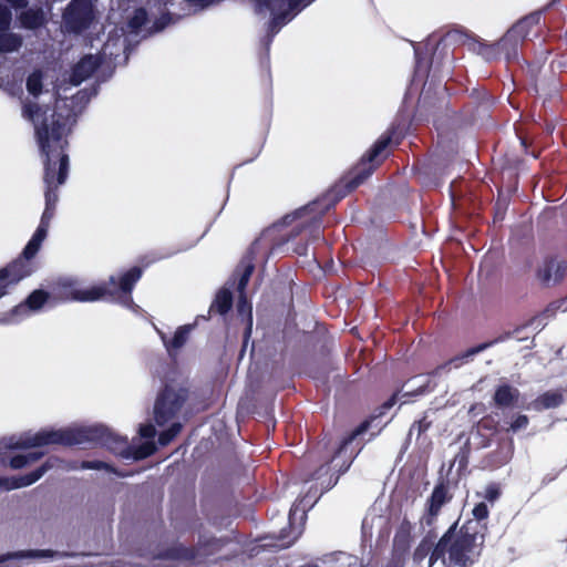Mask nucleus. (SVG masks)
<instances>
[{"mask_svg":"<svg viewBox=\"0 0 567 567\" xmlns=\"http://www.w3.org/2000/svg\"><path fill=\"white\" fill-rule=\"evenodd\" d=\"M12 20V13L10 9L0 3V32L8 31Z\"/></svg>","mask_w":567,"mask_h":567,"instance_id":"a19ab883","label":"nucleus"},{"mask_svg":"<svg viewBox=\"0 0 567 567\" xmlns=\"http://www.w3.org/2000/svg\"><path fill=\"white\" fill-rule=\"evenodd\" d=\"M49 227L43 226L39 224L38 228L35 229L34 234L32 235V238L40 241L41 244L47 238Z\"/></svg>","mask_w":567,"mask_h":567,"instance_id":"49530a36","label":"nucleus"},{"mask_svg":"<svg viewBox=\"0 0 567 567\" xmlns=\"http://www.w3.org/2000/svg\"><path fill=\"white\" fill-rule=\"evenodd\" d=\"M435 545L431 539H429V535L425 536L416 546L413 553V558L415 561H422L425 557H430L433 554Z\"/></svg>","mask_w":567,"mask_h":567,"instance_id":"473e14b6","label":"nucleus"},{"mask_svg":"<svg viewBox=\"0 0 567 567\" xmlns=\"http://www.w3.org/2000/svg\"><path fill=\"white\" fill-rule=\"evenodd\" d=\"M223 546H224V543L216 537H209L204 540L200 539L197 543V545L195 546L198 549V560L197 561H200L204 558L213 556L218 550H220Z\"/></svg>","mask_w":567,"mask_h":567,"instance_id":"cd10ccee","label":"nucleus"},{"mask_svg":"<svg viewBox=\"0 0 567 567\" xmlns=\"http://www.w3.org/2000/svg\"><path fill=\"white\" fill-rule=\"evenodd\" d=\"M413 526L408 517H403L400 525L398 526L393 543H392V556L396 559L404 558L411 548Z\"/></svg>","mask_w":567,"mask_h":567,"instance_id":"dca6fc26","label":"nucleus"},{"mask_svg":"<svg viewBox=\"0 0 567 567\" xmlns=\"http://www.w3.org/2000/svg\"><path fill=\"white\" fill-rule=\"evenodd\" d=\"M193 328V324L181 326L176 329L173 338L171 339H167L165 334H162V340L171 357L186 344Z\"/></svg>","mask_w":567,"mask_h":567,"instance_id":"412c9836","label":"nucleus"},{"mask_svg":"<svg viewBox=\"0 0 567 567\" xmlns=\"http://www.w3.org/2000/svg\"><path fill=\"white\" fill-rule=\"evenodd\" d=\"M51 467L52 465L47 461L28 474L11 477L0 476V491H12L30 486L38 482Z\"/></svg>","mask_w":567,"mask_h":567,"instance_id":"2eb2a0df","label":"nucleus"},{"mask_svg":"<svg viewBox=\"0 0 567 567\" xmlns=\"http://www.w3.org/2000/svg\"><path fill=\"white\" fill-rule=\"evenodd\" d=\"M370 425L371 422L369 420H364L341 441L339 447L330 460V463H333L341 457L343 458L341 465L339 466V473L342 474L350 467L352 461L361 449L359 447V442L355 446H352V444L358 439V436L362 435L369 430Z\"/></svg>","mask_w":567,"mask_h":567,"instance_id":"9b49d317","label":"nucleus"},{"mask_svg":"<svg viewBox=\"0 0 567 567\" xmlns=\"http://www.w3.org/2000/svg\"><path fill=\"white\" fill-rule=\"evenodd\" d=\"M405 136L404 124L394 122L382 133L360 161L334 185L332 193L338 199L359 187L401 144Z\"/></svg>","mask_w":567,"mask_h":567,"instance_id":"39448f33","label":"nucleus"},{"mask_svg":"<svg viewBox=\"0 0 567 567\" xmlns=\"http://www.w3.org/2000/svg\"><path fill=\"white\" fill-rule=\"evenodd\" d=\"M62 19L68 32L81 33L94 19L93 6L89 0H72L65 8Z\"/></svg>","mask_w":567,"mask_h":567,"instance_id":"9d476101","label":"nucleus"},{"mask_svg":"<svg viewBox=\"0 0 567 567\" xmlns=\"http://www.w3.org/2000/svg\"><path fill=\"white\" fill-rule=\"evenodd\" d=\"M20 25L27 30H37L47 24V17L41 7L29 8L18 16Z\"/></svg>","mask_w":567,"mask_h":567,"instance_id":"aec40b11","label":"nucleus"},{"mask_svg":"<svg viewBox=\"0 0 567 567\" xmlns=\"http://www.w3.org/2000/svg\"><path fill=\"white\" fill-rule=\"evenodd\" d=\"M512 332H505L503 334H501L499 337L495 338L494 340H491V341H487V342H483V343H480L475 347H472L470 349L466 350V352L464 353V358L466 357H471V355H475L486 349H488L489 347L498 343V342H503L507 339H509L512 337Z\"/></svg>","mask_w":567,"mask_h":567,"instance_id":"72a5a7b5","label":"nucleus"},{"mask_svg":"<svg viewBox=\"0 0 567 567\" xmlns=\"http://www.w3.org/2000/svg\"><path fill=\"white\" fill-rule=\"evenodd\" d=\"M317 493V491L315 492ZM311 494V489L308 492L307 495H305L301 499H299L298 504H295L293 507L290 509V514H289V519H291V516L296 514V512L301 508V511L303 512V514L306 513V507L308 506V508H311L313 506V504L317 502V499H315L312 503H311V498L312 497H316V494L313 495H310Z\"/></svg>","mask_w":567,"mask_h":567,"instance_id":"e433bc0d","label":"nucleus"},{"mask_svg":"<svg viewBox=\"0 0 567 567\" xmlns=\"http://www.w3.org/2000/svg\"><path fill=\"white\" fill-rule=\"evenodd\" d=\"M470 454H471V444L468 441H466L458 450L456 455L454 456L453 463L451 465H456L457 474L461 476L467 468L468 462H470Z\"/></svg>","mask_w":567,"mask_h":567,"instance_id":"c85d7f7f","label":"nucleus"},{"mask_svg":"<svg viewBox=\"0 0 567 567\" xmlns=\"http://www.w3.org/2000/svg\"><path fill=\"white\" fill-rule=\"evenodd\" d=\"M473 519L480 526V522L488 518L489 509L485 502L477 503L472 511Z\"/></svg>","mask_w":567,"mask_h":567,"instance_id":"4c0bfd02","label":"nucleus"},{"mask_svg":"<svg viewBox=\"0 0 567 567\" xmlns=\"http://www.w3.org/2000/svg\"><path fill=\"white\" fill-rule=\"evenodd\" d=\"M311 220L316 221L317 224H320V218L313 217V218H311Z\"/></svg>","mask_w":567,"mask_h":567,"instance_id":"6e6d98bb","label":"nucleus"},{"mask_svg":"<svg viewBox=\"0 0 567 567\" xmlns=\"http://www.w3.org/2000/svg\"><path fill=\"white\" fill-rule=\"evenodd\" d=\"M72 468L74 470H105L110 473H114L118 476H125V474L117 472V470L112 466L111 464L94 460V461H82L79 463V465H73Z\"/></svg>","mask_w":567,"mask_h":567,"instance_id":"7c9ffc66","label":"nucleus"},{"mask_svg":"<svg viewBox=\"0 0 567 567\" xmlns=\"http://www.w3.org/2000/svg\"><path fill=\"white\" fill-rule=\"evenodd\" d=\"M566 269V261H557L556 258L549 257L545 259L543 267L537 271V277L544 285H549L551 280L559 282L563 280Z\"/></svg>","mask_w":567,"mask_h":567,"instance_id":"6ab92c4d","label":"nucleus"},{"mask_svg":"<svg viewBox=\"0 0 567 567\" xmlns=\"http://www.w3.org/2000/svg\"><path fill=\"white\" fill-rule=\"evenodd\" d=\"M398 395H399V391L394 392L384 403H383V408L384 409H390L392 408L396 401H398Z\"/></svg>","mask_w":567,"mask_h":567,"instance_id":"09e8293b","label":"nucleus"},{"mask_svg":"<svg viewBox=\"0 0 567 567\" xmlns=\"http://www.w3.org/2000/svg\"><path fill=\"white\" fill-rule=\"evenodd\" d=\"M23 43L20 34L13 32H0V53H11L18 51Z\"/></svg>","mask_w":567,"mask_h":567,"instance_id":"bb28decb","label":"nucleus"},{"mask_svg":"<svg viewBox=\"0 0 567 567\" xmlns=\"http://www.w3.org/2000/svg\"><path fill=\"white\" fill-rule=\"evenodd\" d=\"M298 255H306L307 252V245H302L296 248L295 250Z\"/></svg>","mask_w":567,"mask_h":567,"instance_id":"603ef678","label":"nucleus"},{"mask_svg":"<svg viewBox=\"0 0 567 567\" xmlns=\"http://www.w3.org/2000/svg\"><path fill=\"white\" fill-rule=\"evenodd\" d=\"M148 14L145 8H137L134 10L133 16L128 20V25L132 30L138 31L141 30L147 22Z\"/></svg>","mask_w":567,"mask_h":567,"instance_id":"c9c22d12","label":"nucleus"},{"mask_svg":"<svg viewBox=\"0 0 567 567\" xmlns=\"http://www.w3.org/2000/svg\"><path fill=\"white\" fill-rule=\"evenodd\" d=\"M182 431L181 423H173L168 429L162 431L158 435L157 442L161 446H167Z\"/></svg>","mask_w":567,"mask_h":567,"instance_id":"f704fd0d","label":"nucleus"},{"mask_svg":"<svg viewBox=\"0 0 567 567\" xmlns=\"http://www.w3.org/2000/svg\"><path fill=\"white\" fill-rule=\"evenodd\" d=\"M297 538H298V536L293 537V539H291V540H289V542H287V543H282V544H281V546H282V547H288V546H290L291 544H293V543H295V540H296Z\"/></svg>","mask_w":567,"mask_h":567,"instance_id":"864d4df0","label":"nucleus"},{"mask_svg":"<svg viewBox=\"0 0 567 567\" xmlns=\"http://www.w3.org/2000/svg\"><path fill=\"white\" fill-rule=\"evenodd\" d=\"M518 398V389L505 383L495 389L493 400L498 408H509L516 404Z\"/></svg>","mask_w":567,"mask_h":567,"instance_id":"5701e85b","label":"nucleus"},{"mask_svg":"<svg viewBox=\"0 0 567 567\" xmlns=\"http://www.w3.org/2000/svg\"><path fill=\"white\" fill-rule=\"evenodd\" d=\"M189 392L186 388L166 384L159 392L154 405L155 422L163 426L177 416L187 401Z\"/></svg>","mask_w":567,"mask_h":567,"instance_id":"1a4fd4ad","label":"nucleus"},{"mask_svg":"<svg viewBox=\"0 0 567 567\" xmlns=\"http://www.w3.org/2000/svg\"><path fill=\"white\" fill-rule=\"evenodd\" d=\"M152 558L153 560L196 563L198 560V549L193 546H185L182 543H175L165 549L158 550Z\"/></svg>","mask_w":567,"mask_h":567,"instance_id":"4468645a","label":"nucleus"},{"mask_svg":"<svg viewBox=\"0 0 567 567\" xmlns=\"http://www.w3.org/2000/svg\"><path fill=\"white\" fill-rule=\"evenodd\" d=\"M257 245V240L252 243L246 256L241 259L238 265L235 275H238L237 290L239 292L237 309L240 315L245 313L246 310L248 313H251V306L247 301L246 297V287L249 282V279L255 270L254 258H255V246Z\"/></svg>","mask_w":567,"mask_h":567,"instance_id":"f8f14e48","label":"nucleus"},{"mask_svg":"<svg viewBox=\"0 0 567 567\" xmlns=\"http://www.w3.org/2000/svg\"><path fill=\"white\" fill-rule=\"evenodd\" d=\"M313 0H252L254 10L257 14L270 13V19L267 23L266 35L264 43L266 49L269 47L275 35L286 25L293 17L292 11L298 7H306Z\"/></svg>","mask_w":567,"mask_h":567,"instance_id":"423d86ee","label":"nucleus"},{"mask_svg":"<svg viewBox=\"0 0 567 567\" xmlns=\"http://www.w3.org/2000/svg\"><path fill=\"white\" fill-rule=\"evenodd\" d=\"M233 307V293L227 288H221L215 296L210 307L209 313L226 315Z\"/></svg>","mask_w":567,"mask_h":567,"instance_id":"a878e982","label":"nucleus"},{"mask_svg":"<svg viewBox=\"0 0 567 567\" xmlns=\"http://www.w3.org/2000/svg\"><path fill=\"white\" fill-rule=\"evenodd\" d=\"M101 65V60L96 55L87 54L83 56L73 68L70 81L73 85H80L87 80Z\"/></svg>","mask_w":567,"mask_h":567,"instance_id":"f3484780","label":"nucleus"},{"mask_svg":"<svg viewBox=\"0 0 567 567\" xmlns=\"http://www.w3.org/2000/svg\"><path fill=\"white\" fill-rule=\"evenodd\" d=\"M173 21L172 14L169 12L163 13L158 19L154 22L155 31H162Z\"/></svg>","mask_w":567,"mask_h":567,"instance_id":"37998d69","label":"nucleus"},{"mask_svg":"<svg viewBox=\"0 0 567 567\" xmlns=\"http://www.w3.org/2000/svg\"><path fill=\"white\" fill-rule=\"evenodd\" d=\"M54 213H55L54 207H44V210H43L41 219H40V224L43 226L50 227V223L54 216Z\"/></svg>","mask_w":567,"mask_h":567,"instance_id":"c03bdc74","label":"nucleus"},{"mask_svg":"<svg viewBox=\"0 0 567 567\" xmlns=\"http://www.w3.org/2000/svg\"><path fill=\"white\" fill-rule=\"evenodd\" d=\"M468 49L478 55H482L486 61H493L501 58L497 42L486 43L477 38H471Z\"/></svg>","mask_w":567,"mask_h":567,"instance_id":"b1692460","label":"nucleus"},{"mask_svg":"<svg viewBox=\"0 0 567 567\" xmlns=\"http://www.w3.org/2000/svg\"><path fill=\"white\" fill-rule=\"evenodd\" d=\"M452 499L453 493L451 492L450 481L443 477L440 478L426 502V524L432 525L434 519L439 516L442 507Z\"/></svg>","mask_w":567,"mask_h":567,"instance_id":"ddd939ff","label":"nucleus"},{"mask_svg":"<svg viewBox=\"0 0 567 567\" xmlns=\"http://www.w3.org/2000/svg\"><path fill=\"white\" fill-rule=\"evenodd\" d=\"M42 456H43V453H40V452H31V453H28L25 455L19 454V455L12 456L9 460L8 464L13 470H20V468H23L24 466H27L29 464H32V463L37 462Z\"/></svg>","mask_w":567,"mask_h":567,"instance_id":"c756f323","label":"nucleus"},{"mask_svg":"<svg viewBox=\"0 0 567 567\" xmlns=\"http://www.w3.org/2000/svg\"><path fill=\"white\" fill-rule=\"evenodd\" d=\"M13 9H25L28 7V0H6Z\"/></svg>","mask_w":567,"mask_h":567,"instance_id":"de8ad7c7","label":"nucleus"},{"mask_svg":"<svg viewBox=\"0 0 567 567\" xmlns=\"http://www.w3.org/2000/svg\"><path fill=\"white\" fill-rule=\"evenodd\" d=\"M551 306H554V305L551 303L548 308H546V310H545L546 313L547 312H551L553 313L558 308V307L551 308Z\"/></svg>","mask_w":567,"mask_h":567,"instance_id":"5fc2aeb1","label":"nucleus"},{"mask_svg":"<svg viewBox=\"0 0 567 567\" xmlns=\"http://www.w3.org/2000/svg\"><path fill=\"white\" fill-rule=\"evenodd\" d=\"M59 553L52 549H28L7 553L0 555V564L6 563L10 559H22V558H53Z\"/></svg>","mask_w":567,"mask_h":567,"instance_id":"393cba45","label":"nucleus"},{"mask_svg":"<svg viewBox=\"0 0 567 567\" xmlns=\"http://www.w3.org/2000/svg\"><path fill=\"white\" fill-rule=\"evenodd\" d=\"M316 205H317V203H312V204H310V205H308V206H305V207H302V208L298 209V210L295 213L296 217H302V216H303V215H305L309 209H310V210H313V206H316Z\"/></svg>","mask_w":567,"mask_h":567,"instance_id":"3c124183","label":"nucleus"},{"mask_svg":"<svg viewBox=\"0 0 567 567\" xmlns=\"http://www.w3.org/2000/svg\"><path fill=\"white\" fill-rule=\"evenodd\" d=\"M502 495L501 486L498 483H489L484 493V498L491 504L495 503Z\"/></svg>","mask_w":567,"mask_h":567,"instance_id":"ea45409f","label":"nucleus"},{"mask_svg":"<svg viewBox=\"0 0 567 567\" xmlns=\"http://www.w3.org/2000/svg\"><path fill=\"white\" fill-rule=\"evenodd\" d=\"M529 419L525 414H517L515 419L512 421L509 426L506 429V432H513L516 433L520 430H524L528 426Z\"/></svg>","mask_w":567,"mask_h":567,"instance_id":"58836bf2","label":"nucleus"},{"mask_svg":"<svg viewBox=\"0 0 567 567\" xmlns=\"http://www.w3.org/2000/svg\"><path fill=\"white\" fill-rule=\"evenodd\" d=\"M564 393L561 390H550L539 394L533 402L532 408L535 411L555 409L564 403Z\"/></svg>","mask_w":567,"mask_h":567,"instance_id":"4be33fe9","label":"nucleus"},{"mask_svg":"<svg viewBox=\"0 0 567 567\" xmlns=\"http://www.w3.org/2000/svg\"><path fill=\"white\" fill-rule=\"evenodd\" d=\"M50 293L43 289L33 290L23 302L14 306L10 310V316H24L29 311L40 310L49 300Z\"/></svg>","mask_w":567,"mask_h":567,"instance_id":"a211bd4d","label":"nucleus"},{"mask_svg":"<svg viewBox=\"0 0 567 567\" xmlns=\"http://www.w3.org/2000/svg\"><path fill=\"white\" fill-rule=\"evenodd\" d=\"M432 425V421H429L426 416H423L421 420L419 421H415L411 429H410V434L413 433L414 430L417 431V436L422 435L423 433H425Z\"/></svg>","mask_w":567,"mask_h":567,"instance_id":"79ce46f5","label":"nucleus"},{"mask_svg":"<svg viewBox=\"0 0 567 567\" xmlns=\"http://www.w3.org/2000/svg\"><path fill=\"white\" fill-rule=\"evenodd\" d=\"M454 522L435 544L430 556V566L442 560L446 567H472L481 556L485 543V534L478 529L477 523L467 519L461 527Z\"/></svg>","mask_w":567,"mask_h":567,"instance_id":"20e7f679","label":"nucleus"},{"mask_svg":"<svg viewBox=\"0 0 567 567\" xmlns=\"http://www.w3.org/2000/svg\"><path fill=\"white\" fill-rule=\"evenodd\" d=\"M48 109L35 102H24L22 116L34 124V135L43 158V182L45 184V207H56L58 188L69 175L70 159L68 155L70 133L69 115L53 111L47 116Z\"/></svg>","mask_w":567,"mask_h":567,"instance_id":"f257e3e1","label":"nucleus"},{"mask_svg":"<svg viewBox=\"0 0 567 567\" xmlns=\"http://www.w3.org/2000/svg\"><path fill=\"white\" fill-rule=\"evenodd\" d=\"M80 444L105 447L114 454L135 461L144 460L156 452V446L153 442H144L137 446H132L128 444L127 437L114 433L102 424L60 430H41L33 435H25L16 442H13V439H10L6 447L20 450L47 445L74 446Z\"/></svg>","mask_w":567,"mask_h":567,"instance_id":"f03ea898","label":"nucleus"},{"mask_svg":"<svg viewBox=\"0 0 567 567\" xmlns=\"http://www.w3.org/2000/svg\"><path fill=\"white\" fill-rule=\"evenodd\" d=\"M144 268L133 266L118 275L110 276L97 285L83 287L76 279H60L53 287L54 295L69 301L94 302L99 300H116L124 306L133 302L132 291L143 276Z\"/></svg>","mask_w":567,"mask_h":567,"instance_id":"7ed1b4c3","label":"nucleus"},{"mask_svg":"<svg viewBox=\"0 0 567 567\" xmlns=\"http://www.w3.org/2000/svg\"><path fill=\"white\" fill-rule=\"evenodd\" d=\"M138 433L144 439H153L156 434V430L152 424H143L140 426Z\"/></svg>","mask_w":567,"mask_h":567,"instance_id":"a18cd8bd","label":"nucleus"},{"mask_svg":"<svg viewBox=\"0 0 567 567\" xmlns=\"http://www.w3.org/2000/svg\"><path fill=\"white\" fill-rule=\"evenodd\" d=\"M43 74L40 70H35L27 78V90L33 96H39L43 89Z\"/></svg>","mask_w":567,"mask_h":567,"instance_id":"2f4dec72","label":"nucleus"},{"mask_svg":"<svg viewBox=\"0 0 567 567\" xmlns=\"http://www.w3.org/2000/svg\"><path fill=\"white\" fill-rule=\"evenodd\" d=\"M186 1L193 6H199L202 8H205V7L209 6L210 3H213L214 0H186Z\"/></svg>","mask_w":567,"mask_h":567,"instance_id":"8fccbe9b","label":"nucleus"},{"mask_svg":"<svg viewBox=\"0 0 567 567\" xmlns=\"http://www.w3.org/2000/svg\"><path fill=\"white\" fill-rule=\"evenodd\" d=\"M540 14L537 12L527 14L515 22L497 41L499 55L507 61L516 60L518 50L529 34L533 27L539 23Z\"/></svg>","mask_w":567,"mask_h":567,"instance_id":"6e6552de","label":"nucleus"},{"mask_svg":"<svg viewBox=\"0 0 567 567\" xmlns=\"http://www.w3.org/2000/svg\"><path fill=\"white\" fill-rule=\"evenodd\" d=\"M41 243L33 239L28 241L22 252L12 261L0 268V299L10 292L21 280L34 271L32 259L41 248Z\"/></svg>","mask_w":567,"mask_h":567,"instance_id":"0eeeda50","label":"nucleus"}]
</instances>
